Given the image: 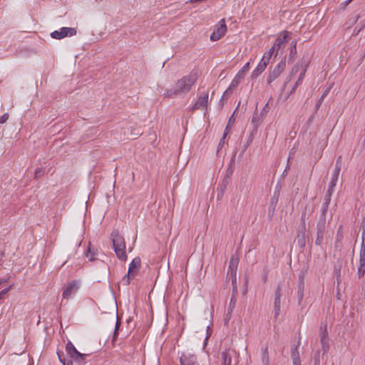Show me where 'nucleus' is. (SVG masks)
Returning <instances> with one entry per match:
<instances>
[{"mask_svg":"<svg viewBox=\"0 0 365 365\" xmlns=\"http://www.w3.org/2000/svg\"><path fill=\"white\" fill-rule=\"evenodd\" d=\"M197 77V72H191L188 75L183 76L177 81L173 87L165 91L163 93L164 98H172L187 93L196 83Z\"/></svg>","mask_w":365,"mask_h":365,"instance_id":"nucleus-1","label":"nucleus"},{"mask_svg":"<svg viewBox=\"0 0 365 365\" xmlns=\"http://www.w3.org/2000/svg\"><path fill=\"white\" fill-rule=\"evenodd\" d=\"M111 237L113 247L117 257L120 260H126L125 242L123 237L119 234L118 230H115L112 232Z\"/></svg>","mask_w":365,"mask_h":365,"instance_id":"nucleus-2","label":"nucleus"},{"mask_svg":"<svg viewBox=\"0 0 365 365\" xmlns=\"http://www.w3.org/2000/svg\"><path fill=\"white\" fill-rule=\"evenodd\" d=\"M140 263L141 261L139 257H136L132 260L129 265L127 274L123 278V282L125 284H129L130 280L137 275L140 267Z\"/></svg>","mask_w":365,"mask_h":365,"instance_id":"nucleus-3","label":"nucleus"},{"mask_svg":"<svg viewBox=\"0 0 365 365\" xmlns=\"http://www.w3.org/2000/svg\"><path fill=\"white\" fill-rule=\"evenodd\" d=\"M80 282L77 280H73L66 284L64 287L62 294L63 299H68L75 294L79 289Z\"/></svg>","mask_w":365,"mask_h":365,"instance_id":"nucleus-4","label":"nucleus"},{"mask_svg":"<svg viewBox=\"0 0 365 365\" xmlns=\"http://www.w3.org/2000/svg\"><path fill=\"white\" fill-rule=\"evenodd\" d=\"M286 67L285 59H282L272 70L269 71L267 76V83L270 84L275 79H277L280 74L284 71Z\"/></svg>","mask_w":365,"mask_h":365,"instance_id":"nucleus-5","label":"nucleus"},{"mask_svg":"<svg viewBox=\"0 0 365 365\" xmlns=\"http://www.w3.org/2000/svg\"><path fill=\"white\" fill-rule=\"evenodd\" d=\"M227 32V26L225 19H221L210 36L212 41L220 39Z\"/></svg>","mask_w":365,"mask_h":365,"instance_id":"nucleus-6","label":"nucleus"},{"mask_svg":"<svg viewBox=\"0 0 365 365\" xmlns=\"http://www.w3.org/2000/svg\"><path fill=\"white\" fill-rule=\"evenodd\" d=\"M77 33L76 29L71 27H62L60 30L54 31L51 34L53 38L61 39L67 36H75Z\"/></svg>","mask_w":365,"mask_h":365,"instance_id":"nucleus-7","label":"nucleus"},{"mask_svg":"<svg viewBox=\"0 0 365 365\" xmlns=\"http://www.w3.org/2000/svg\"><path fill=\"white\" fill-rule=\"evenodd\" d=\"M289 32L284 31L279 34L275 42L272 45L276 49V55L278 54L279 50L285 47Z\"/></svg>","mask_w":365,"mask_h":365,"instance_id":"nucleus-8","label":"nucleus"},{"mask_svg":"<svg viewBox=\"0 0 365 365\" xmlns=\"http://www.w3.org/2000/svg\"><path fill=\"white\" fill-rule=\"evenodd\" d=\"M66 351L73 360L78 362L84 360V354L78 352L71 342L67 343L66 346Z\"/></svg>","mask_w":365,"mask_h":365,"instance_id":"nucleus-9","label":"nucleus"},{"mask_svg":"<svg viewBox=\"0 0 365 365\" xmlns=\"http://www.w3.org/2000/svg\"><path fill=\"white\" fill-rule=\"evenodd\" d=\"M340 170H341L340 165H336L334 170L332 173L331 179L329 184V188L327 190V194H328L329 197H330L331 195V194L334 192V187L336 185V182L339 178Z\"/></svg>","mask_w":365,"mask_h":365,"instance_id":"nucleus-10","label":"nucleus"},{"mask_svg":"<svg viewBox=\"0 0 365 365\" xmlns=\"http://www.w3.org/2000/svg\"><path fill=\"white\" fill-rule=\"evenodd\" d=\"M208 103V93H202L198 97L196 103L192 106L193 110L202 109L204 110L207 108Z\"/></svg>","mask_w":365,"mask_h":365,"instance_id":"nucleus-11","label":"nucleus"},{"mask_svg":"<svg viewBox=\"0 0 365 365\" xmlns=\"http://www.w3.org/2000/svg\"><path fill=\"white\" fill-rule=\"evenodd\" d=\"M320 341L324 352H327L329 348V337L328 332L327 331V326L324 325L320 329Z\"/></svg>","mask_w":365,"mask_h":365,"instance_id":"nucleus-12","label":"nucleus"},{"mask_svg":"<svg viewBox=\"0 0 365 365\" xmlns=\"http://www.w3.org/2000/svg\"><path fill=\"white\" fill-rule=\"evenodd\" d=\"M269 63L264 61V60L261 59L259 63L257 64V67L254 69V71L252 72L251 78H257L267 68Z\"/></svg>","mask_w":365,"mask_h":365,"instance_id":"nucleus-13","label":"nucleus"},{"mask_svg":"<svg viewBox=\"0 0 365 365\" xmlns=\"http://www.w3.org/2000/svg\"><path fill=\"white\" fill-rule=\"evenodd\" d=\"M181 365H197L196 357L191 354H182L180 356Z\"/></svg>","mask_w":365,"mask_h":365,"instance_id":"nucleus-14","label":"nucleus"},{"mask_svg":"<svg viewBox=\"0 0 365 365\" xmlns=\"http://www.w3.org/2000/svg\"><path fill=\"white\" fill-rule=\"evenodd\" d=\"M309 61H307V62H305L304 63V67L302 68V70L300 72V74L298 77V79L297 81H296L295 84H294V88H292V91H294L295 89L302 83L304 78V76H305V73L307 72V69L309 66Z\"/></svg>","mask_w":365,"mask_h":365,"instance_id":"nucleus-15","label":"nucleus"},{"mask_svg":"<svg viewBox=\"0 0 365 365\" xmlns=\"http://www.w3.org/2000/svg\"><path fill=\"white\" fill-rule=\"evenodd\" d=\"M238 265V259L235 257H232L230 261V265L228 268V274H230L231 275H234L235 277L236 272L237 269Z\"/></svg>","mask_w":365,"mask_h":365,"instance_id":"nucleus-16","label":"nucleus"},{"mask_svg":"<svg viewBox=\"0 0 365 365\" xmlns=\"http://www.w3.org/2000/svg\"><path fill=\"white\" fill-rule=\"evenodd\" d=\"M357 273L359 277H363L365 273V255H360L359 264L358 267Z\"/></svg>","mask_w":365,"mask_h":365,"instance_id":"nucleus-17","label":"nucleus"},{"mask_svg":"<svg viewBox=\"0 0 365 365\" xmlns=\"http://www.w3.org/2000/svg\"><path fill=\"white\" fill-rule=\"evenodd\" d=\"M232 356L230 350L222 352V365H231Z\"/></svg>","mask_w":365,"mask_h":365,"instance_id":"nucleus-18","label":"nucleus"},{"mask_svg":"<svg viewBox=\"0 0 365 365\" xmlns=\"http://www.w3.org/2000/svg\"><path fill=\"white\" fill-rule=\"evenodd\" d=\"M324 225H322L321 227H319L318 228V231L317 233V238H316V241H315L316 245H322V243L323 242V239H324Z\"/></svg>","mask_w":365,"mask_h":365,"instance_id":"nucleus-19","label":"nucleus"},{"mask_svg":"<svg viewBox=\"0 0 365 365\" xmlns=\"http://www.w3.org/2000/svg\"><path fill=\"white\" fill-rule=\"evenodd\" d=\"M291 358L292 360L293 365H301L299 353L297 350V347L292 349L291 353Z\"/></svg>","mask_w":365,"mask_h":365,"instance_id":"nucleus-20","label":"nucleus"},{"mask_svg":"<svg viewBox=\"0 0 365 365\" xmlns=\"http://www.w3.org/2000/svg\"><path fill=\"white\" fill-rule=\"evenodd\" d=\"M306 61H303L302 60L297 63L294 67L292 69L291 72H290V76L291 77L294 76L295 74H297L299 71L301 72V71L302 70V68L304 67V63Z\"/></svg>","mask_w":365,"mask_h":365,"instance_id":"nucleus-21","label":"nucleus"},{"mask_svg":"<svg viewBox=\"0 0 365 365\" xmlns=\"http://www.w3.org/2000/svg\"><path fill=\"white\" fill-rule=\"evenodd\" d=\"M275 53L276 54V49L272 46L267 52H265L262 58V60L264 61L269 63V59L272 56V55Z\"/></svg>","mask_w":365,"mask_h":365,"instance_id":"nucleus-22","label":"nucleus"},{"mask_svg":"<svg viewBox=\"0 0 365 365\" xmlns=\"http://www.w3.org/2000/svg\"><path fill=\"white\" fill-rule=\"evenodd\" d=\"M279 297H274V317L277 318L279 313L281 309V302Z\"/></svg>","mask_w":365,"mask_h":365,"instance_id":"nucleus-23","label":"nucleus"},{"mask_svg":"<svg viewBox=\"0 0 365 365\" xmlns=\"http://www.w3.org/2000/svg\"><path fill=\"white\" fill-rule=\"evenodd\" d=\"M229 132H230V129L228 128V127H226V128L225 130V133L223 134V136L219 143L217 151H219L223 147V145L225 144V139Z\"/></svg>","mask_w":365,"mask_h":365,"instance_id":"nucleus-24","label":"nucleus"},{"mask_svg":"<svg viewBox=\"0 0 365 365\" xmlns=\"http://www.w3.org/2000/svg\"><path fill=\"white\" fill-rule=\"evenodd\" d=\"M240 81L238 80L237 78H234L233 80L232 81L229 88L231 89V90H234L235 88H236L238 85L240 84Z\"/></svg>","mask_w":365,"mask_h":365,"instance_id":"nucleus-25","label":"nucleus"},{"mask_svg":"<svg viewBox=\"0 0 365 365\" xmlns=\"http://www.w3.org/2000/svg\"><path fill=\"white\" fill-rule=\"evenodd\" d=\"M232 91H233V90H231V89L228 87V88H227V89L224 92L223 96H222V98H221L220 101L223 102V101H224V100H226V99L228 98V96H230L232 94Z\"/></svg>","mask_w":365,"mask_h":365,"instance_id":"nucleus-26","label":"nucleus"},{"mask_svg":"<svg viewBox=\"0 0 365 365\" xmlns=\"http://www.w3.org/2000/svg\"><path fill=\"white\" fill-rule=\"evenodd\" d=\"M95 253L91 251V247L89 246L88 247V252L86 254V257L91 260V261H93L95 259Z\"/></svg>","mask_w":365,"mask_h":365,"instance_id":"nucleus-27","label":"nucleus"},{"mask_svg":"<svg viewBox=\"0 0 365 365\" xmlns=\"http://www.w3.org/2000/svg\"><path fill=\"white\" fill-rule=\"evenodd\" d=\"M297 53V41H293L292 42V48H291V51H290V54L291 55H296Z\"/></svg>","mask_w":365,"mask_h":365,"instance_id":"nucleus-28","label":"nucleus"},{"mask_svg":"<svg viewBox=\"0 0 365 365\" xmlns=\"http://www.w3.org/2000/svg\"><path fill=\"white\" fill-rule=\"evenodd\" d=\"M246 73L241 69L238 71V73L236 74L235 77L238 80L241 81L242 79H243L245 76Z\"/></svg>","mask_w":365,"mask_h":365,"instance_id":"nucleus-29","label":"nucleus"},{"mask_svg":"<svg viewBox=\"0 0 365 365\" xmlns=\"http://www.w3.org/2000/svg\"><path fill=\"white\" fill-rule=\"evenodd\" d=\"M9 115L6 113L3 115L0 116V124L5 123L9 119Z\"/></svg>","mask_w":365,"mask_h":365,"instance_id":"nucleus-30","label":"nucleus"},{"mask_svg":"<svg viewBox=\"0 0 365 365\" xmlns=\"http://www.w3.org/2000/svg\"><path fill=\"white\" fill-rule=\"evenodd\" d=\"M282 287L280 285L277 286L274 292V297L281 298Z\"/></svg>","mask_w":365,"mask_h":365,"instance_id":"nucleus-31","label":"nucleus"},{"mask_svg":"<svg viewBox=\"0 0 365 365\" xmlns=\"http://www.w3.org/2000/svg\"><path fill=\"white\" fill-rule=\"evenodd\" d=\"M11 289V286H9V287L1 291L0 292V299L3 297L4 295L6 294Z\"/></svg>","mask_w":365,"mask_h":365,"instance_id":"nucleus-32","label":"nucleus"},{"mask_svg":"<svg viewBox=\"0 0 365 365\" xmlns=\"http://www.w3.org/2000/svg\"><path fill=\"white\" fill-rule=\"evenodd\" d=\"M120 327V322L118 320H117L116 322V324H115V332H114V335H113V341L116 339V336L118 335V329Z\"/></svg>","mask_w":365,"mask_h":365,"instance_id":"nucleus-33","label":"nucleus"},{"mask_svg":"<svg viewBox=\"0 0 365 365\" xmlns=\"http://www.w3.org/2000/svg\"><path fill=\"white\" fill-rule=\"evenodd\" d=\"M235 121V118H234V114L229 119V121H228V124L227 125V127H228V128L230 130V126H231L232 125V123H234Z\"/></svg>","mask_w":365,"mask_h":365,"instance_id":"nucleus-34","label":"nucleus"},{"mask_svg":"<svg viewBox=\"0 0 365 365\" xmlns=\"http://www.w3.org/2000/svg\"><path fill=\"white\" fill-rule=\"evenodd\" d=\"M250 69V63L247 62V63H245V65L241 68L242 71H245V73H247Z\"/></svg>","mask_w":365,"mask_h":365,"instance_id":"nucleus-35","label":"nucleus"},{"mask_svg":"<svg viewBox=\"0 0 365 365\" xmlns=\"http://www.w3.org/2000/svg\"><path fill=\"white\" fill-rule=\"evenodd\" d=\"M59 359H60V361L63 363V365H73L71 361H66L64 359L63 360L60 356H59Z\"/></svg>","mask_w":365,"mask_h":365,"instance_id":"nucleus-36","label":"nucleus"},{"mask_svg":"<svg viewBox=\"0 0 365 365\" xmlns=\"http://www.w3.org/2000/svg\"><path fill=\"white\" fill-rule=\"evenodd\" d=\"M263 361H265V365H267V363H268V359H267V351H264V354H263Z\"/></svg>","mask_w":365,"mask_h":365,"instance_id":"nucleus-37","label":"nucleus"},{"mask_svg":"<svg viewBox=\"0 0 365 365\" xmlns=\"http://www.w3.org/2000/svg\"><path fill=\"white\" fill-rule=\"evenodd\" d=\"M41 169H37L36 171H35V176L37 177L38 175L39 174V173H41Z\"/></svg>","mask_w":365,"mask_h":365,"instance_id":"nucleus-38","label":"nucleus"},{"mask_svg":"<svg viewBox=\"0 0 365 365\" xmlns=\"http://www.w3.org/2000/svg\"><path fill=\"white\" fill-rule=\"evenodd\" d=\"M6 282V281H5V280H4V279H0V285H1L3 282Z\"/></svg>","mask_w":365,"mask_h":365,"instance_id":"nucleus-39","label":"nucleus"}]
</instances>
